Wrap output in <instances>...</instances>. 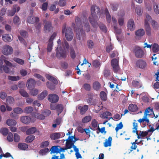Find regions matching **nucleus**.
<instances>
[{"instance_id": "f257e3e1", "label": "nucleus", "mask_w": 159, "mask_h": 159, "mask_svg": "<svg viewBox=\"0 0 159 159\" xmlns=\"http://www.w3.org/2000/svg\"><path fill=\"white\" fill-rule=\"evenodd\" d=\"M92 16L89 17V20L93 27L97 28L98 26L97 20L100 16V9L98 7L93 5L91 8Z\"/></svg>"}, {"instance_id": "f03ea898", "label": "nucleus", "mask_w": 159, "mask_h": 159, "mask_svg": "<svg viewBox=\"0 0 159 159\" xmlns=\"http://www.w3.org/2000/svg\"><path fill=\"white\" fill-rule=\"evenodd\" d=\"M75 22L77 27L75 28V31L76 32L77 34L78 35L77 38L80 40L81 37H84L85 36V32L82 28V26L80 19L79 17H76Z\"/></svg>"}, {"instance_id": "7ed1b4c3", "label": "nucleus", "mask_w": 159, "mask_h": 159, "mask_svg": "<svg viewBox=\"0 0 159 159\" xmlns=\"http://www.w3.org/2000/svg\"><path fill=\"white\" fill-rule=\"evenodd\" d=\"M62 33L65 34L66 40L70 41L73 39L74 34L71 28L69 27H66V24H64L62 27Z\"/></svg>"}, {"instance_id": "20e7f679", "label": "nucleus", "mask_w": 159, "mask_h": 159, "mask_svg": "<svg viewBox=\"0 0 159 159\" xmlns=\"http://www.w3.org/2000/svg\"><path fill=\"white\" fill-rule=\"evenodd\" d=\"M133 52L135 57L137 58H141L144 55L143 50L139 47L136 46L134 49Z\"/></svg>"}, {"instance_id": "39448f33", "label": "nucleus", "mask_w": 159, "mask_h": 159, "mask_svg": "<svg viewBox=\"0 0 159 159\" xmlns=\"http://www.w3.org/2000/svg\"><path fill=\"white\" fill-rule=\"evenodd\" d=\"M152 19L151 16L148 15H146V18L145 19V27L147 34L148 35H150L151 34V28L149 25V22Z\"/></svg>"}, {"instance_id": "423d86ee", "label": "nucleus", "mask_w": 159, "mask_h": 159, "mask_svg": "<svg viewBox=\"0 0 159 159\" xmlns=\"http://www.w3.org/2000/svg\"><path fill=\"white\" fill-rule=\"evenodd\" d=\"M94 96L93 93H89L87 94L86 101L88 104L94 106L96 105V100L94 98Z\"/></svg>"}, {"instance_id": "0eeeda50", "label": "nucleus", "mask_w": 159, "mask_h": 159, "mask_svg": "<svg viewBox=\"0 0 159 159\" xmlns=\"http://www.w3.org/2000/svg\"><path fill=\"white\" fill-rule=\"evenodd\" d=\"M111 64L114 72H117L120 69L119 64V58H114L111 61Z\"/></svg>"}, {"instance_id": "6e6552de", "label": "nucleus", "mask_w": 159, "mask_h": 159, "mask_svg": "<svg viewBox=\"0 0 159 159\" xmlns=\"http://www.w3.org/2000/svg\"><path fill=\"white\" fill-rule=\"evenodd\" d=\"M75 138V135L72 136H69L68 138L66 140V149L71 148L74 144L73 139Z\"/></svg>"}, {"instance_id": "1a4fd4ad", "label": "nucleus", "mask_w": 159, "mask_h": 159, "mask_svg": "<svg viewBox=\"0 0 159 159\" xmlns=\"http://www.w3.org/2000/svg\"><path fill=\"white\" fill-rule=\"evenodd\" d=\"M2 52L4 55H8L12 53L13 48L11 46L7 45H6L3 47Z\"/></svg>"}, {"instance_id": "9d476101", "label": "nucleus", "mask_w": 159, "mask_h": 159, "mask_svg": "<svg viewBox=\"0 0 159 159\" xmlns=\"http://www.w3.org/2000/svg\"><path fill=\"white\" fill-rule=\"evenodd\" d=\"M56 55L57 57L59 59L65 58L67 55L66 51L63 50L61 48L59 50L57 51Z\"/></svg>"}, {"instance_id": "9b49d317", "label": "nucleus", "mask_w": 159, "mask_h": 159, "mask_svg": "<svg viewBox=\"0 0 159 159\" xmlns=\"http://www.w3.org/2000/svg\"><path fill=\"white\" fill-rule=\"evenodd\" d=\"M35 80L33 79L30 78L27 82L26 86L30 90H31L35 87Z\"/></svg>"}, {"instance_id": "f8f14e48", "label": "nucleus", "mask_w": 159, "mask_h": 159, "mask_svg": "<svg viewBox=\"0 0 159 159\" xmlns=\"http://www.w3.org/2000/svg\"><path fill=\"white\" fill-rule=\"evenodd\" d=\"M48 100L51 103H56L58 101L59 97L56 94H51L48 95Z\"/></svg>"}, {"instance_id": "ddd939ff", "label": "nucleus", "mask_w": 159, "mask_h": 159, "mask_svg": "<svg viewBox=\"0 0 159 159\" xmlns=\"http://www.w3.org/2000/svg\"><path fill=\"white\" fill-rule=\"evenodd\" d=\"M133 128L132 132L134 133H136V135H137V138L138 139H140L142 138L139 133H138V123L136 120H134L133 123Z\"/></svg>"}, {"instance_id": "4468645a", "label": "nucleus", "mask_w": 159, "mask_h": 159, "mask_svg": "<svg viewBox=\"0 0 159 159\" xmlns=\"http://www.w3.org/2000/svg\"><path fill=\"white\" fill-rule=\"evenodd\" d=\"M136 66L140 69H143L145 68L147 66L146 62L142 60H138L136 62Z\"/></svg>"}, {"instance_id": "2eb2a0df", "label": "nucleus", "mask_w": 159, "mask_h": 159, "mask_svg": "<svg viewBox=\"0 0 159 159\" xmlns=\"http://www.w3.org/2000/svg\"><path fill=\"white\" fill-rule=\"evenodd\" d=\"M39 21V18L38 17L29 16L27 18V21L29 24H34L35 23H38Z\"/></svg>"}, {"instance_id": "dca6fc26", "label": "nucleus", "mask_w": 159, "mask_h": 159, "mask_svg": "<svg viewBox=\"0 0 159 159\" xmlns=\"http://www.w3.org/2000/svg\"><path fill=\"white\" fill-rule=\"evenodd\" d=\"M53 28L51 22L49 21L47 22L44 27V31L45 32H49Z\"/></svg>"}, {"instance_id": "f3484780", "label": "nucleus", "mask_w": 159, "mask_h": 159, "mask_svg": "<svg viewBox=\"0 0 159 159\" xmlns=\"http://www.w3.org/2000/svg\"><path fill=\"white\" fill-rule=\"evenodd\" d=\"M127 27L128 29L130 31H133L135 29V25L133 19H130L128 21Z\"/></svg>"}, {"instance_id": "a211bd4d", "label": "nucleus", "mask_w": 159, "mask_h": 159, "mask_svg": "<svg viewBox=\"0 0 159 159\" xmlns=\"http://www.w3.org/2000/svg\"><path fill=\"white\" fill-rule=\"evenodd\" d=\"M153 114L154 116H155V114L153 113V108L149 107L147 108L145 111L144 113V117L147 118L148 115L150 116L151 115Z\"/></svg>"}, {"instance_id": "6ab92c4d", "label": "nucleus", "mask_w": 159, "mask_h": 159, "mask_svg": "<svg viewBox=\"0 0 159 159\" xmlns=\"http://www.w3.org/2000/svg\"><path fill=\"white\" fill-rule=\"evenodd\" d=\"M88 106L86 105H84L83 107L80 106L78 107V109L80 110V113L81 115L84 114L85 112L88 109Z\"/></svg>"}, {"instance_id": "aec40b11", "label": "nucleus", "mask_w": 159, "mask_h": 159, "mask_svg": "<svg viewBox=\"0 0 159 159\" xmlns=\"http://www.w3.org/2000/svg\"><path fill=\"white\" fill-rule=\"evenodd\" d=\"M20 120L22 122L25 124H28L31 121L30 117L27 116H22L20 118Z\"/></svg>"}, {"instance_id": "412c9836", "label": "nucleus", "mask_w": 159, "mask_h": 159, "mask_svg": "<svg viewBox=\"0 0 159 159\" xmlns=\"http://www.w3.org/2000/svg\"><path fill=\"white\" fill-rule=\"evenodd\" d=\"M92 86L94 90L98 91L100 90L101 86L99 82L96 81L93 83Z\"/></svg>"}, {"instance_id": "4be33fe9", "label": "nucleus", "mask_w": 159, "mask_h": 159, "mask_svg": "<svg viewBox=\"0 0 159 159\" xmlns=\"http://www.w3.org/2000/svg\"><path fill=\"white\" fill-rule=\"evenodd\" d=\"M18 148L21 150H26L28 147V145L24 143H19L18 145Z\"/></svg>"}, {"instance_id": "5701e85b", "label": "nucleus", "mask_w": 159, "mask_h": 159, "mask_svg": "<svg viewBox=\"0 0 159 159\" xmlns=\"http://www.w3.org/2000/svg\"><path fill=\"white\" fill-rule=\"evenodd\" d=\"M138 121L140 123H142L143 125H146V124L148 125L149 124V120L148 119V118L144 117V116H143L142 119H140L138 120Z\"/></svg>"}, {"instance_id": "b1692460", "label": "nucleus", "mask_w": 159, "mask_h": 159, "mask_svg": "<svg viewBox=\"0 0 159 159\" xmlns=\"http://www.w3.org/2000/svg\"><path fill=\"white\" fill-rule=\"evenodd\" d=\"M50 138L52 140H55L60 138L59 133H54L50 134Z\"/></svg>"}, {"instance_id": "393cba45", "label": "nucleus", "mask_w": 159, "mask_h": 159, "mask_svg": "<svg viewBox=\"0 0 159 159\" xmlns=\"http://www.w3.org/2000/svg\"><path fill=\"white\" fill-rule=\"evenodd\" d=\"M128 109L130 111L134 112L138 110V108L136 105L131 104L129 105Z\"/></svg>"}, {"instance_id": "a878e982", "label": "nucleus", "mask_w": 159, "mask_h": 159, "mask_svg": "<svg viewBox=\"0 0 159 159\" xmlns=\"http://www.w3.org/2000/svg\"><path fill=\"white\" fill-rule=\"evenodd\" d=\"M7 124L9 126H14L16 124V121L11 119L7 120L6 121Z\"/></svg>"}, {"instance_id": "bb28decb", "label": "nucleus", "mask_w": 159, "mask_h": 159, "mask_svg": "<svg viewBox=\"0 0 159 159\" xmlns=\"http://www.w3.org/2000/svg\"><path fill=\"white\" fill-rule=\"evenodd\" d=\"M59 148H60V147L59 146H52L50 149V153H59Z\"/></svg>"}, {"instance_id": "cd10ccee", "label": "nucleus", "mask_w": 159, "mask_h": 159, "mask_svg": "<svg viewBox=\"0 0 159 159\" xmlns=\"http://www.w3.org/2000/svg\"><path fill=\"white\" fill-rule=\"evenodd\" d=\"M46 77L48 80L51 81L53 84H58V81L53 76L49 75H46Z\"/></svg>"}, {"instance_id": "c85d7f7f", "label": "nucleus", "mask_w": 159, "mask_h": 159, "mask_svg": "<svg viewBox=\"0 0 159 159\" xmlns=\"http://www.w3.org/2000/svg\"><path fill=\"white\" fill-rule=\"evenodd\" d=\"M112 139L111 136L108 137V140L106 139L105 142L104 143V146L105 147H107L111 146Z\"/></svg>"}, {"instance_id": "c756f323", "label": "nucleus", "mask_w": 159, "mask_h": 159, "mask_svg": "<svg viewBox=\"0 0 159 159\" xmlns=\"http://www.w3.org/2000/svg\"><path fill=\"white\" fill-rule=\"evenodd\" d=\"M105 14L106 16V19L107 22L110 23L111 21V16L107 8L105 10Z\"/></svg>"}, {"instance_id": "7c9ffc66", "label": "nucleus", "mask_w": 159, "mask_h": 159, "mask_svg": "<svg viewBox=\"0 0 159 159\" xmlns=\"http://www.w3.org/2000/svg\"><path fill=\"white\" fill-rule=\"evenodd\" d=\"M2 39L3 41L6 42H10L12 39L9 34H6L2 36Z\"/></svg>"}, {"instance_id": "2f4dec72", "label": "nucleus", "mask_w": 159, "mask_h": 159, "mask_svg": "<svg viewBox=\"0 0 159 159\" xmlns=\"http://www.w3.org/2000/svg\"><path fill=\"white\" fill-rule=\"evenodd\" d=\"M145 34L143 30L140 29L137 30L135 32V35L137 37H141L143 36Z\"/></svg>"}, {"instance_id": "473e14b6", "label": "nucleus", "mask_w": 159, "mask_h": 159, "mask_svg": "<svg viewBox=\"0 0 159 159\" xmlns=\"http://www.w3.org/2000/svg\"><path fill=\"white\" fill-rule=\"evenodd\" d=\"M48 94V92L46 90L43 91L38 96V98L39 100H43Z\"/></svg>"}, {"instance_id": "72a5a7b5", "label": "nucleus", "mask_w": 159, "mask_h": 159, "mask_svg": "<svg viewBox=\"0 0 159 159\" xmlns=\"http://www.w3.org/2000/svg\"><path fill=\"white\" fill-rule=\"evenodd\" d=\"M50 11H52L54 10V12L55 14L58 13L59 11V9L57 8L56 9V6L55 5H51L49 8Z\"/></svg>"}, {"instance_id": "f704fd0d", "label": "nucleus", "mask_w": 159, "mask_h": 159, "mask_svg": "<svg viewBox=\"0 0 159 159\" xmlns=\"http://www.w3.org/2000/svg\"><path fill=\"white\" fill-rule=\"evenodd\" d=\"M100 97L102 100L105 101L107 100V94L104 91L101 92L100 94Z\"/></svg>"}, {"instance_id": "c9c22d12", "label": "nucleus", "mask_w": 159, "mask_h": 159, "mask_svg": "<svg viewBox=\"0 0 159 159\" xmlns=\"http://www.w3.org/2000/svg\"><path fill=\"white\" fill-rule=\"evenodd\" d=\"M36 131V129L35 127H31L27 130L26 134L27 135H29L34 133Z\"/></svg>"}, {"instance_id": "e433bc0d", "label": "nucleus", "mask_w": 159, "mask_h": 159, "mask_svg": "<svg viewBox=\"0 0 159 159\" xmlns=\"http://www.w3.org/2000/svg\"><path fill=\"white\" fill-rule=\"evenodd\" d=\"M35 139V136L33 135H30L27 137L25 139V142L27 143H30Z\"/></svg>"}, {"instance_id": "4c0bfd02", "label": "nucleus", "mask_w": 159, "mask_h": 159, "mask_svg": "<svg viewBox=\"0 0 159 159\" xmlns=\"http://www.w3.org/2000/svg\"><path fill=\"white\" fill-rule=\"evenodd\" d=\"M14 98L11 96H8L6 99L7 103L9 105L13 104L14 102Z\"/></svg>"}, {"instance_id": "58836bf2", "label": "nucleus", "mask_w": 159, "mask_h": 159, "mask_svg": "<svg viewBox=\"0 0 159 159\" xmlns=\"http://www.w3.org/2000/svg\"><path fill=\"white\" fill-rule=\"evenodd\" d=\"M92 119V117L90 116H87L83 118L82 120V123H86L90 121Z\"/></svg>"}, {"instance_id": "ea45409f", "label": "nucleus", "mask_w": 159, "mask_h": 159, "mask_svg": "<svg viewBox=\"0 0 159 159\" xmlns=\"http://www.w3.org/2000/svg\"><path fill=\"white\" fill-rule=\"evenodd\" d=\"M57 111L59 112L58 115L61 113L63 110V107L61 104H58L56 105V109Z\"/></svg>"}, {"instance_id": "a19ab883", "label": "nucleus", "mask_w": 159, "mask_h": 159, "mask_svg": "<svg viewBox=\"0 0 159 159\" xmlns=\"http://www.w3.org/2000/svg\"><path fill=\"white\" fill-rule=\"evenodd\" d=\"M94 43L91 40H89L87 41V45L89 49H92L94 46Z\"/></svg>"}, {"instance_id": "79ce46f5", "label": "nucleus", "mask_w": 159, "mask_h": 159, "mask_svg": "<svg viewBox=\"0 0 159 159\" xmlns=\"http://www.w3.org/2000/svg\"><path fill=\"white\" fill-rule=\"evenodd\" d=\"M132 85L133 86L137 87L138 88H140L142 87V84L139 82L137 81V80H134L132 82Z\"/></svg>"}, {"instance_id": "37998d69", "label": "nucleus", "mask_w": 159, "mask_h": 159, "mask_svg": "<svg viewBox=\"0 0 159 159\" xmlns=\"http://www.w3.org/2000/svg\"><path fill=\"white\" fill-rule=\"evenodd\" d=\"M13 111L16 114H20L23 113V110L21 108L17 107L14 108Z\"/></svg>"}, {"instance_id": "c03bdc74", "label": "nucleus", "mask_w": 159, "mask_h": 159, "mask_svg": "<svg viewBox=\"0 0 159 159\" xmlns=\"http://www.w3.org/2000/svg\"><path fill=\"white\" fill-rule=\"evenodd\" d=\"M152 50L154 52H157L159 50V46L158 44L154 43L152 45Z\"/></svg>"}, {"instance_id": "a18cd8bd", "label": "nucleus", "mask_w": 159, "mask_h": 159, "mask_svg": "<svg viewBox=\"0 0 159 159\" xmlns=\"http://www.w3.org/2000/svg\"><path fill=\"white\" fill-rule=\"evenodd\" d=\"M34 116L35 118L40 120H43L45 118V116L43 114L38 113H35Z\"/></svg>"}, {"instance_id": "49530a36", "label": "nucleus", "mask_w": 159, "mask_h": 159, "mask_svg": "<svg viewBox=\"0 0 159 159\" xmlns=\"http://www.w3.org/2000/svg\"><path fill=\"white\" fill-rule=\"evenodd\" d=\"M33 111V108L31 107H28L24 110V112L26 113H31Z\"/></svg>"}, {"instance_id": "de8ad7c7", "label": "nucleus", "mask_w": 159, "mask_h": 159, "mask_svg": "<svg viewBox=\"0 0 159 159\" xmlns=\"http://www.w3.org/2000/svg\"><path fill=\"white\" fill-rule=\"evenodd\" d=\"M20 94L24 97L27 98L29 97V95L27 92L25 90L21 89L19 91Z\"/></svg>"}, {"instance_id": "09e8293b", "label": "nucleus", "mask_w": 159, "mask_h": 159, "mask_svg": "<svg viewBox=\"0 0 159 159\" xmlns=\"http://www.w3.org/2000/svg\"><path fill=\"white\" fill-rule=\"evenodd\" d=\"M84 89L87 91H89L91 89V86L90 84L85 83L83 85Z\"/></svg>"}, {"instance_id": "8fccbe9b", "label": "nucleus", "mask_w": 159, "mask_h": 159, "mask_svg": "<svg viewBox=\"0 0 159 159\" xmlns=\"http://www.w3.org/2000/svg\"><path fill=\"white\" fill-rule=\"evenodd\" d=\"M14 61L16 63L21 65H22L24 63V60L20 58H15L14 59Z\"/></svg>"}, {"instance_id": "3c124183", "label": "nucleus", "mask_w": 159, "mask_h": 159, "mask_svg": "<svg viewBox=\"0 0 159 159\" xmlns=\"http://www.w3.org/2000/svg\"><path fill=\"white\" fill-rule=\"evenodd\" d=\"M153 5V8L155 13L157 14H159V7L158 6L156 3H154Z\"/></svg>"}, {"instance_id": "603ef678", "label": "nucleus", "mask_w": 159, "mask_h": 159, "mask_svg": "<svg viewBox=\"0 0 159 159\" xmlns=\"http://www.w3.org/2000/svg\"><path fill=\"white\" fill-rule=\"evenodd\" d=\"M103 74L105 77L109 76L110 75V70L107 68L105 69L103 71Z\"/></svg>"}, {"instance_id": "864d4df0", "label": "nucleus", "mask_w": 159, "mask_h": 159, "mask_svg": "<svg viewBox=\"0 0 159 159\" xmlns=\"http://www.w3.org/2000/svg\"><path fill=\"white\" fill-rule=\"evenodd\" d=\"M93 65L95 67L97 68L101 66V64L98 61L95 60L93 61Z\"/></svg>"}, {"instance_id": "5fc2aeb1", "label": "nucleus", "mask_w": 159, "mask_h": 159, "mask_svg": "<svg viewBox=\"0 0 159 159\" xmlns=\"http://www.w3.org/2000/svg\"><path fill=\"white\" fill-rule=\"evenodd\" d=\"M8 78L9 80L11 81H17L19 80L20 79V77L18 76H8Z\"/></svg>"}, {"instance_id": "6e6d98bb", "label": "nucleus", "mask_w": 159, "mask_h": 159, "mask_svg": "<svg viewBox=\"0 0 159 159\" xmlns=\"http://www.w3.org/2000/svg\"><path fill=\"white\" fill-rule=\"evenodd\" d=\"M46 85L48 88L52 90H53L55 89V85L51 83H50L49 82H48L46 83Z\"/></svg>"}, {"instance_id": "4d7b16f0", "label": "nucleus", "mask_w": 159, "mask_h": 159, "mask_svg": "<svg viewBox=\"0 0 159 159\" xmlns=\"http://www.w3.org/2000/svg\"><path fill=\"white\" fill-rule=\"evenodd\" d=\"M49 151V149L48 148H46L41 149L39 153L40 154L43 155V154H45L46 153L48 152Z\"/></svg>"}, {"instance_id": "13d9d810", "label": "nucleus", "mask_w": 159, "mask_h": 159, "mask_svg": "<svg viewBox=\"0 0 159 159\" xmlns=\"http://www.w3.org/2000/svg\"><path fill=\"white\" fill-rule=\"evenodd\" d=\"M16 9H14L12 10H8L7 13L8 16H13L16 13Z\"/></svg>"}, {"instance_id": "bf43d9fd", "label": "nucleus", "mask_w": 159, "mask_h": 159, "mask_svg": "<svg viewBox=\"0 0 159 159\" xmlns=\"http://www.w3.org/2000/svg\"><path fill=\"white\" fill-rule=\"evenodd\" d=\"M53 43V42L49 41L47 49L48 52H50L51 51L52 49Z\"/></svg>"}, {"instance_id": "052dcab7", "label": "nucleus", "mask_w": 159, "mask_h": 159, "mask_svg": "<svg viewBox=\"0 0 159 159\" xmlns=\"http://www.w3.org/2000/svg\"><path fill=\"white\" fill-rule=\"evenodd\" d=\"M111 6L113 11H116L117 9L118 5L117 3H112L111 4Z\"/></svg>"}, {"instance_id": "680f3d73", "label": "nucleus", "mask_w": 159, "mask_h": 159, "mask_svg": "<svg viewBox=\"0 0 159 159\" xmlns=\"http://www.w3.org/2000/svg\"><path fill=\"white\" fill-rule=\"evenodd\" d=\"M0 131L4 135H7L8 132V129L7 128H2Z\"/></svg>"}, {"instance_id": "e2e57ef3", "label": "nucleus", "mask_w": 159, "mask_h": 159, "mask_svg": "<svg viewBox=\"0 0 159 159\" xmlns=\"http://www.w3.org/2000/svg\"><path fill=\"white\" fill-rule=\"evenodd\" d=\"M139 134L142 138L145 137L148 135V133L147 131H140Z\"/></svg>"}, {"instance_id": "0e129e2a", "label": "nucleus", "mask_w": 159, "mask_h": 159, "mask_svg": "<svg viewBox=\"0 0 159 159\" xmlns=\"http://www.w3.org/2000/svg\"><path fill=\"white\" fill-rule=\"evenodd\" d=\"M7 139L10 142H12L13 140V136L11 133H10L7 137Z\"/></svg>"}, {"instance_id": "69168bd1", "label": "nucleus", "mask_w": 159, "mask_h": 159, "mask_svg": "<svg viewBox=\"0 0 159 159\" xmlns=\"http://www.w3.org/2000/svg\"><path fill=\"white\" fill-rule=\"evenodd\" d=\"M49 144V142L48 141L43 142L40 144V147L41 148L46 147L48 146Z\"/></svg>"}, {"instance_id": "338daca9", "label": "nucleus", "mask_w": 159, "mask_h": 159, "mask_svg": "<svg viewBox=\"0 0 159 159\" xmlns=\"http://www.w3.org/2000/svg\"><path fill=\"white\" fill-rule=\"evenodd\" d=\"M84 26L85 31L87 32H89L90 30V26L89 25V24L87 20L86 21V22L85 23Z\"/></svg>"}, {"instance_id": "774afa93", "label": "nucleus", "mask_w": 159, "mask_h": 159, "mask_svg": "<svg viewBox=\"0 0 159 159\" xmlns=\"http://www.w3.org/2000/svg\"><path fill=\"white\" fill-rule=\"evenodd\" d=\"M13 139L14 141L15 142H19L20 140V138L19 136L16 133H15L14 134Z\"/></svg>"}]
</instances>
